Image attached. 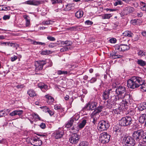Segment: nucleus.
Segmentation results:
<instances>
[{
	"label": "nucleus",
	"instance_id": "nucleus-1",
	"mask_svg": "<svg viewBox=\"0 0 146 146\" xmlns=\"http://www.w3.org/2000/svg\"><path fill=\"white\" fill-rule=\"evenodd\" d=\"M109 94L111 97H113L115 101L123 100H125L124 104L125 108H127L125 104L128 103L130 99V95L127 92L126 88L124 86H119L116 88L115 91H113L112 89H108Z\"/></svg>",
	"mask_w": 146,
	"mask_h": 146
},
{
	"label": "nucleus",
	"instance_id": "nucleus-2",
	"mask_svg": "<svg viewBox=\"0 0 146 146\" xmlns=\"http://www.w3.org/2000/svg\"><path fill=\"white\" fill-rule=\"evenodd\" d=\"M143 134L144 131L143 130H139L133 132L132 135L133 138L129 136H125L122 140L124 146H134L136 142H141Z\"/></svg>",
	"mask_w": 146,
	"mask_h": 146
},
{
	"label": "nucleus",
	"instance_id": "nucleus-3",
	"mask_svg": "<svg viewBox=\"0 0 146 146\" xmlns=\"http://www.w3.org/2000/svg\"><path fill=\"white\" fill-rule=\"evenodd\" d=\"M144 82L141 78L133 76L127 80V86L129 88L134 89L141 86V88L146 91V83H144Z\"/></svg>",
	"mask_w": 146,
	"mask_h": 146
},
{
	"label": "nucleus",
	"instance_id": "nucleus-4",
	"mask_svg": "<svg viewBox=\"0 0 146 146\" xmlns=\"http://www.w3.org/2000/svg\"><path fill=\"white\" fill-rule=\"evenodd\" d=\"M46 65V67H50L52 65V61L49 59L45 60H39L35 62V71L36 72L41 70L43 68V66Z\"/></svg>",
	"mask_w": 146,
	"mask_h": 146
},
{
	"label": "nucleus",
	"instance_id": "nucleus-5",
	"mask_svg": "<svg viewBox=\"0 0 146 146\" xmlns=\"http://www.w3.org/2000/svg\"><path fill=\"white\" fill-rule=\"evenodd\" d=\"M110 135L107 132L101 133L99 137V141L103 144L107 143L110 140Z\"/></svg>",
	"mask_w": 146,
	"mask_h": 146
},
{
	"label": "nucleus",
	"instance_id": "nucleus-6",
	"mask_svg": "<svg viewBox=\"0 0 146 146\" xmlns=\"http://www.w3.org/2000/svg\"><path fill=\"white\" fill-rule=\"evenodd\" d=\"M132 118L130 116L122 117L119 121V124L122 126H127L132 123Z\"/></svg>",
	"mask_w": 146,
	"mask_h": 146
},
{
	"label": "nucleus",
	"instance_id": "nucleus-7",
	"mask_svg": "<svg viewBox=\"0 0 146 146\" xmlns=\"http://www.w3.org/2000/svg\"><path fill=\"white\" fill-rule=\"evenodd\" d=\"M110 126L108 122L107 121L102 120L98 123L99 130L102 131L106 130Z\"/></svg>",
	"mask_w": 146,
	"mask_h": 146
},
{
	"label": "nucleus",
	"instance_id": "nucleus-8",
	"mask_svg": "<svg viewBox=\"0 0 146 146\" xmlns=\"http://www.w3.org/2000/svg\"><path fill=\"white\" fill-rule=\"evenodd\" d=\"M80 138V135L76 133L72 134L69 138L70 142L72 144H76L78 142Z\"/></svg>",
	"mask_w": 146,
	"mask_h": 146
},
{
	"label": "nucleus",
	"instance_id": "nucleus-9",
	"mask_svg": "<svg viewBox=\"0 0 146 146\" xmlns=\"http://www.w3.org/2000/svg\"><path fill=\"white\" fill-rule=\"evenodd\" d=\"M79 115L78 114H76V117L75 118L74 120L72 126L71 128V129L72 130H76L78 131L79 129V127L78 123L79 121L78 120L79 118Z\"/></svg>",
	"mask_w": 146,
	"mask_h": 146
},
{
	"label": "nucleus",
	"instance_id": "nucleus-10",
	"mask_svg": "<svg viewBox=\"0 0 146 146\" xmlns=\"http://www.w3.org/2000/svg\"><path fill=\"white\" fill-rule=\"evenodd\" d=\"M42 142L39 137H33L31 142V144L34 146H40L42 144Z\"/></svg>",
	"mask_w": 146,
	"mask_h": 146
},
{
	"label": "nucleus",
	"instance_id": "nucleus-11",
	"mask_svg": "<svg viewBox=\"0 0 146 146\" xmlns=\"http://www.w3.org/2000/svg\"><path fill=\"white\" fill-rule=\"evenodd\" d=\"M129 46L127 45L121 44L120 45H117L115 47V50L119 51H125L129 50Z\"/></svg>",
	"mask_w": 146,
	"mask_h": 146
},
{
	"label": "nucleus",
	"instance_id": "nucleus-12",
	"mask_svg": "<svg viewBox=\"0 0 146 146\" xmlns=\"http://www.w3.org/2000/svg\"><path fill=\"white\" fill-rule=\"evenodd\" d=\"M64 133V131L60 129L55 132L53 134L56 139H58L62 137Z\"/></svg>",
	"mask_w": 146,
	"mask_h": 146
},
{
	"label": "nucleus",
	"instance_id": "nucleus-13",
	"mask_svg": "<svg viewBox=\"0 0 146 146\" xmlns=\"http://www.w3.org/2000/svg\"><path fill=\"white\" fill-rule=\"evenodd\" d=\"M134 11V8L132 7L128 6L126 7L123 9V12L125 15H127L129 13H131Z\"/></svg>",
	"mask_w": 146,
	"mask_h": 146
},
{
	"label": "nucleus",
	"instance_id": "nucleus-14",
	"mask_svg": "<svg viewBox=\"0 0 146 146\" xmlns=\"http://www.w3.org/2000/svg\"><path fill=\"white\" fill-rule=\"evenodd\" d=\"M76 117V114L71 117L66 124L65 127L67 128L72 127L74 124L75 118Z\"/></svg>",
	"mask_w": 146,
	"mask_h": 146
},
{
	"label": "nucleus",
	"instance_id": "nucleus-15",
	"mask_svg": "<svg viewBox=\"0 0 146 146\" xmlns=\"http://www.w3.org/2000/svg\"><path fill=\"white\" fill-rule=\"evenodd\" d=\"M42 1L35 0H30L25 2V4L34 5H38L41 3Z\"/></svg>",
	"mask_w": 146,
	"mask_h": 146
},
{
	"label": "nucleus",
	"instance_id": "nucleus-16",
	"mask_svg": "<svg viewBox=\"0 0 146 146\" xmlns=\"http://www.w3.org/2000/svg\"><path fill=\"white\" fill-rule=\"evenodd\" d=\"M45 98L47 99L46 101L48 104H51L54 101V99L53 98L50 96L49 94L45 95Z\"/></svg>",
	"mask_w": 146,
	"mask_h": 146
},
{
	"label": "nucleus",
	"instance_id": "nucleus-17",
	"mask_svg": "<svg viewBox=\"0 0 146 146\" xmlns=\"http://www.w3.org/2000/svg\"><path fill=\"white\" fill-rule=\"evenodd\" d=\"M139 122L141 123H146V114H144L142 115L139 119Z\"/></svg>",
	"mask_w": 146,
	"mask_h": 146
},
{
	"label": "nucleus",
	"instance_id": "nucleus-18",
	"mask_svg": "<svg viewBox=\"0 0 146 146\" xmlns=\"http://www.w3.org/2000/svg\"><path fill=\"white\" fill-rule=\"evenodd\" d=\"M113 133L117 135H120L121 133L120 129L117 126L113 128Z\"/></svg>",
	"mask_w": 146,
	"mask_h": 146
},
{
	"label": "nucleus",
	"instance_id": "nucleus-19",
	"mask_svg": "<svg viewBox=\"0 0 146 146\" xmlns=\"http://www.w3.org/2000/svg\"><path fill=\"white\" fill-rule=\"evenodd\" d=\"M90 108L91 110H96V107L98 104L97 103L95 102H90Z\"/></svg>",
	"mask_w": 146,
	"mask_h": 146
},
{
	"label": "nucleus",
	"instance_id": "nucleus-20",
	"mask_svg": "<svg viewBox=\"0 0 146 146\" xmlns=\"http://www.w3.org/2000/svg\"><path fill=\"white\" fill-rule=\"evenodd\" d=\"M83 15V12L82 11L79 10L75 13V16L78 18H81Z\"/></svg>",
	"mask_w": 146,
	"mask_h": 146
},
{
	"label": "nucleus",
	"instance_id": "nucleus-21",
	"mask_svg": "<svg viewBox=\"0 0 146 146\" xmlns=\"http://www.w3.org/2000/svg\"><path fill=\"white\" fill-rule=\"evenodd\" d=\"M27 94L30 97H34L36 95L35 92L32 89L28 90L27 91Z\"/></svg>",
	"mask_w": 146,
	"mask_h": 146
},
{
	"label": "nucleus",
	"instance_id": "nucleus-22",
	"mask_svg": "<svg viewBox=\"0 0 146 146\" xmlns=\"http://www.w3.org/2000/svg\"><path fill=\"white\" fill-rule=\"evenodd\" d=\"M123 36L129 37H132L133 34L131 31H126L123 32Z\"/></svg>",
	"mask_w": 146,
	"mask_h": 146
},
{
	"label": "nucleus",
	"instance_id": "nucleus-23",
	"mask_svg": "<svg viewBox=\"0 0 146 146\" xmlns=\"http://www.w3.org/2000/svg\"><path fill=\"white\" fill-rule=\"evenodd\" d=\"M116 53L115 52H113L111 54L110 56V58L112 59H116L121 58L122 57V56L116 55Z\"/></svg>",
	"mask_w": 146,
	"mask_h": 146
},
{
	"label": "nucleus",
	"instance_id": "nucleus-24",
	"mask_svg": "<svg viewBox=\"0 0 146 146\" xmlns=\"http://www.w3.org/2000/svg\"><path fill=\"white\" fill-rule=\"evenodd\" d=\"M139 110L141 111L146 110V103L144 102L141 104L139 107Z\"/></svg>",
	"mask_w": 146,
	"mask_h": 146
},
{
	"label": "nucleus",
	"instance_id": "nucleus-25",
	"mask_svg": "<svg viewBox=\"0 0 146 146\" xmlns=\"http://www.w3.org/2000/svg\"><path fill=\"white\" fill-rule=\"evenodd\" d=\"M38 87L41 90H46L47 88V86L43 83H41L38 84Z\"/></svg>",
	"mask_w": 146,
	"mask_h": 146
},
{
	"label": "nucleus",
	"instance_id": "nucleus-26",
	"mask_svg": "<svg viewBox=\"0 0 146 146\" xmlns=\"http://www.w3.org/2000/svg\"><path fill=\"white\" fill-rule=\"evenodd\" d=\"M86 120L84 119L82 120L81 122L78 124L79 129H82L83 128L86 123Z\"/></svg>",
	"mask_w": 146,
	"mask_h": 146
},
{
	"label": "nucleus",
	"instance_id": "nucleus-27",
	"mask_svg": "<svg viewBox=\"0 0 146 146\" xmlns=\"http://www.w3.org/2000/svg\"><path fill=\"white\" fill-rule=\"evenodd\" d=\"M137 63L138 64L142 67H144L146 65V62L142 60H138Z\"/></svg>",
	"mask_w": 146,
	"mask_h": 146
},
{
	"label": "nucleus",
	"instance_id": "nucleus-28",
	"mask_svg": "<svg viewBox=\"0 0 146 146\" xmlns=\"http://www.w3.org/2000/svg\"><path fill=\"white\" fill-rule=\"evenodd\" d=\"M60 44L63 45H65L66 46H68L72 44V42L68 40L65 41H60Z\"/></svg>",
	"mask_w": 146,
	"mask_h": 146
},
{
	"label": "nucleus",
	"instance_id": "nucleus-29",
	"mask_svg": "<svg viewBox=\"0 0 146 146\" xmlns=\"http://www.w3.org/2000/svg\"><path fill=\"white\" fill-rule=\"evenodd\" d=\"M110 96L108 90L104 92L103 94V98L105 100L108 99Z\"/></svg>",
	"mask_w": 146,
	"mask_h": 146
},
{
	"label": "nucleus",
	"instance_id": "nucleus-30",
	"mask_svg": "<svg viewBox=\"0 0 146 146\" xmlns=\"http://www.w3.org/2000/svg\"><path fill=\"white\" fill-rule=\"evenodd\" d=\"M112 112L114 115L120 113V110L119 108L113 109V110Z\"/></svg>",
	"mask_w": 146,
	"mask_h": 146
},
{
	"label": "nucleus",
	"instance_id": "nucleus-31",
	"mask_svg": "<svg viewBox=\"0 0 146 146\" xmlns=\"http://www.w3.org/2000/svg\"><path fill=\"white\" fill-rule=\"evenodd\" d=\"M54 109L56 110H58L59 112H62L63 110L61 108L60 106L58 105H56L54 106Z\"/></svg>",
	"mask_w": 146,
	"mask_h": 146
},
{
	"label": "nucleus",
	"instance_id": "nucleus-32",
	"mask_svg": "<svg viewBox=\"0 0 146 146\" xmlns=\"http://www.w3.org/2000/svg\"><path fill=\"white\" fill-rule=\"evenodd\" d=\"M72 7L71 4H68L66 5V7L64 9L65 11H68L71 10L72 9Z\"/></svg>",
	"mask_w": 146,
	"mask_h": 146
},
{
	"label": "nucleus",
	"instance_id": "nucleus-33",
	"mask_svg": "<svg viewBox=\"0 0 146 146\" xmlns=\"http://www.w3.org/2000/svg\"><path fill=\"white\" fill-rule=\"evenodd\" d=\"M53 21H50V20H48V21H43L42 23V25H49L50 24H52L53 23Z\"/></svg>",
	"mask_w": 146,
	"mask_h": 146
},
{
	"label": "nucleus",
	"instance_id": "nucleus-34",
	"mask_svg": "<svg viewBox=\"0 0 146 146\" xmlns=\"http://www.w3.org/2000/svg\"><path fill=\"white\" fill-rule=\"evenodd\" d=\"M112 15L110 14H104L102 16V19H109L110 18Z\"/></svg>",
	"mask_w": 146,
	"mask_h": 146
},
{
	"label": "nucleus",
	"instance_id": "nucleus-35",
	"mask_svg": "<svg viewBox=\"0 0 146 146\" xmlns=\"http://www.w3.org/2000/svg\"><path fill=\"white\" fill-rule=\"evenodd\" d=\"M68 72L67 71H62L61 70H58L57 72V74L58 75H61L64 74V75L67 74Z\"/></svg>",
	"mask_w": 146,
	"mask_h": 146
},
{
	"label": "nucleus",
	"instance_id": "nucleus-36",
	"mask_svg": "<svg viewBox=\"0 0 146 146\" xmlns=\"http://www.w3.org/2000/svg\"><path fill=\"white\" fill-rule=\"evenodd\" d=\"M112 103L111 102H108L106 106L107 108L110 109L112 108L114 106V105L112 104Z\"/></svg>",
	"mask_w": 146,
	"mask_h": 146
},
{
	"label": "nucleus",
	"instance_id": "nucleus-37",
	"mask_svg": "<svg viewBox=\"0 0 146 146\" xmlns=\"http://www.w3.org/2000/svg\"><path fill=\"white\" fill-rule=\"evenodd\" d=\"M1 11H7L10 9L9 7H5L4 5H0Z\"/></svg>",
	"mask_w": 146,
	"mask_h": 146
},
{
	"label": "nucleus",
	"instance_id": "nucleus-38",
	"mask_svg": "<svg viewBox=\"0 0 146 146\" xmlns=\"http://www.w3.org/2000/svg\"><path fill=\"white\" fill-rule=\"evenodd\" d=\"M104 107L102 106H100L98 107H97L96 110L98 111V112L100 113L102 111V110L103 108Z\"/></svg>",
	"mask_w": 146,
	"mask_h": 146
},
{
	"label": "nucleus",
	"instance_id": "nucleus-39",
	"mask_svg": "<svg viewBox=\"0 0 146 146\" xmlns=\"http://www.w3.org/2000/svg\"><path fill=\"white\" fill-rule=\"evenodd\" d=\"M33 44L35 45L40 44L43 46H45L46 45V44L45 43L36 42L35 41H33Z\"/></svg>",
	"mask_w": 146,
	"mask_h": 146
},
{
	"label": "nucleus",
	"instance_id": "nucleus-40",
	"mask_svg": "<svg viewBox=\"0 0 146 146\" xmlns=\"http://www.w3.org/2000/svg\"><path fill=\"white\" fill-rule=\"evenodd\" d=\"M90 102H89L88 104H87L84 107V110H91V108H90Z\"/></svg>",
	"mask_w": 146,
	"mask_h": 146
},
{
	"label": "nucleus",
	"instance_id": "nucleus-41",
	"mask_svg": "<svg viewBox=\"0 0 146 146\" xmlns=\"http://www.w3.org/2000/svg\"><path fill=\"white\" fill-rule=\"evenodd\" d=\"M88 143L86 141H82L80 144V146H88Z\"/></svg>",
	"mask_w": 146,
	"mask_h": 146
},
{
	"label": "nucleus",
	"instance_id": "nucleus-42",
	"mask_svg": "<svg viewBox=\"0 0 146 146\" xmlns=\"http://www.w3.org/2000/svg\"><path fill=\"white\" fill-rule=\"evenodd\" d=\"M16 115H18L19 116H20L21 115H22L23 114V111L22 110H16Z\"/></svg>",
	"mask_w": 146,
	"mask_h": 146
},
{
	"label": "nucleus",
	"instance_id": "nucleus-43",
	"mask_svg": "<svg viewBox=\"0 0 146 146\" xmlns=\"http://www.w3.org/2000/svg\"><path fill=\"white\" fill-rule=\"evenodd\" d=\"M138 54L139 56H140L141 57L145 55V52L143 50H140Z\"/></svg>",
	"mask_w": 146,
	"mask_h": 146
},
{
	"label": "nucleus",
	"instance_id": "nucleus-44",
	"mask_svg": "<svg viewBox=\"0 0 146 146\" xmlns=\"http://www.w3.org/2000/svg\"><path fill=\"white\" fill-rule=\"evenodd\" d=\"M52 3L53 4H55L56 3H62L61 0H51Z\"/></svg>",
	"mask_w": 146,
	"mask_h": 146
},
{
	"label": "nucleus",
	"instance_id": "nucleus-45",
	"mask_svg": "<svg viewBox=\"0 0 146 146\" xmlns=\"http://www.w3.org/2000/svg\"><path fill=\"white\" fill-rule=\"evenodd\" d=\"M99 113L98 112V111H97V110H95L94 111H93L91 114L92 117V116L93 117H94L96 115H99Z\"/></svg>",
	"mask_w": 146,
	"mask_h": 146
},
{
	"label": "nucleus",
	"instance_id": "nucleus-46",
	"mask_svg": "<svg viewBox=\"0 0 146 146\" xmlns=\"http://www.w3.org/2000/svg\"><path fill=\"white\" fill-rule=\"evenodd\" d=\"M122 4V1L120 0H117V1H116L114 3V5L115 6H116L118 5H121Z\"/></svg>",
	"mask_w": 146,
	"mask_h": 146
},
{
	"label": "nucleus",
	"instance_id": "nucleus-47",
	"mask_svg": "<svg viewBox=\"0 0 146 146\" xmlns=\"http://www.w3.org/2000/svg\"><path fill=\"white\" fill-rule=\"evenodd\" d=\"M40 108L41 109H42L43 111L45 112H47V111H48L49 109V108L48 107L46 106H42L40 107Z\"/></svg>",
	"mask_w": 146,
	"mask_h": 146
},
{
	"label": "nucleus",
	"instance_id": "nucleus-48",
	"mask_svg": "<svg viewBox=\"0 0 146 146\" xmlns=\"http://www.w3.org/2000/svg\"><path fill=\"white\" fill-rule=\"evenodd\" d=\"M58 45L57 43H51L49 44L48 46L50 47L54 48Z\"/></svg>",
	"mask_w": 146,
	"mask_h": 146
},
{
	"label": "nucleus",
	"instance_id": "nucleus-49",
	"mask_svg": "<svg viewBox=\"0 0 146 146\" xmlns=\"http://www.w3.org/2000/svg\"><path fill=\"white\" fill-rule=\"evenodd\" d=\"M50 51L48 50H46L45 51H43L41 52V54L43 55H46L50 53Z\"/></svg>",
	"mask_w": 146,
	"mask_h": 146
},
{
	"label": "nucleus",
	"instance_id": "nucleus-50",
	"mask_svg": "<svg viewBox=\"0 0 146 146\" xmlns=\"http://www.w3.org/2000/svg\"><path fill=\"white\" fill-rule=\"evenodd\" d=\"M26 21V25L27 27L30 24V20L27 17L25 18Z\"/></svg>",
	"mask_w": 146,
	"mask_h": 146
},
{
	"label": "nucleus",
	"instance_id": "nucleus-51",
	"mask_svg": "<svg viewBox=\"0 0 146 146\" xmlns=\"http://www.w3.org/2000/svg\"><path fill=\"white\" fill-rule=\"evenodd\" d=\"M69 48L67 47H63L60 49L61 52H63L67 50H68Z\"/></svg>",
	"mask_w": 146,
	"mask_h": 146
},
{
	"label": "nucleus",
	"instance_id": "nucleus-52",
	"mask_svg": "<svg viewBox=\"0 0 146 146\" xmlns=\"http://www.w3.org/2000/svg\"><path fill=\"white\" fill-rule=\"evenodd\" d=\"M10 46L13 48H15L16 49H17L18 45L15 43L11 42Z\"/></svg>",
	"mask_w": 146,
	"mask_h": 146
},
{
	"label": "nucleus",
	"instance_id": "nucleus-53",
	"mask_svg": "<svg viewBox=\"0 0 146 146\" xmlns=\"http://www.w3.org/2000/svg\"><path fill=\"white\" fill-rule=\"evenodd\" d=\"M93 24V22L92 21H90L89 20L86 21L85 22V24L86 25H91Z\"/></svg>",
	"mask_w": 146,
	"mask_h": 146
},
{
	"label": "nucleus",
	"instance_id": "nucleus-54",
	"mask_svg": "<svg viewBox=\"0 0 146 146\" xmlns=\"http://www.w3.org/2000/svg\"><path fill=\"white\" fill-rule=\"evenodd\" d=\"M97 78H92L89 81L91 83H93L96 81Z\"/></svg>",
	"mask_w": 146,
	"mask_h": 146
},
{
	"label": "nucleus",
	"instance_id": "nucleus-55",
	"mask_svg": "<svg viewBox=\"0 0 146 146\" xmlns=\"http://www.w3.org/2000/svg\"><path fill=\"white\" fill-rule=\"evenodd\" d=\"M47 38L50 41H54L55 40V38L50 36H48L47 37Z\"/></svg>",
	"mask_w": 146,
	"mask_h": 146
},
{
	"label": "nucleus",
	"instance_id": "nucleus-56",
	"mask_svg": "<svg viewBox=\"0 0 146 146\" xmlns=\"http://www.w3.org/2000/svg\"><path fill=\"white\" fill-rule=\"evenodd\" d=\"M11 61L14 62L17 59V57L16 56H14L11 58Z\"/></svg>",
	"mask_w": 146,
	"mask_h": 146
},
{
	"label": "nucleus",
	"instance_id": "nucleus-57",
	"mask_svg": "<svg viewBox=\"0 0 146 146\" xmlns=\"http://www.w3.org/2000/svg\"><path fill=\"white\" fill-rule=\"evenodd\" d=\"M146 143V133L145 135L143 134V137L142 138V141Z\"/></svg>",
	"mask_w": 146,
	"mask_h": 146
},
{
	"label": "nucleus",
	"instance_id": "nucleus-58",
	"mask_svg": "<svg viewBox=\"0 0 146 146\" xmlns=\"http://www.w3.org/2000/svg\"><path fill=\"white\" fill-rule=\"evenodd\" d=\"M10 18V16L8 15H5L3 17V19L4 20L9 19Z\"/></svg>",
	"mask_w": 146,
	"mask_h": 146
},
{
	"label": "nucleus",
	"instance_id": "nucleus-59",
	"mask_svg": "<svg viewBox=\"0 0 146 146\" xmlns=\"http://www.w3.org/2000/svg\"><path fill=\"white\" fill-rule=\"evenodd\" d=\"M9 115L11 116H14L16 115V110L14 111L9 114Z\"/></svg>",
	"mask_w": 146,
	"mask_h": 146
},
{
	"label": "nucleus",
	"instance_id": "nucleus-60",
	"mask_svg": "<svg viewBox=\"0 0 146 146\" xmlns=\"http://www.w3.org/2000/svg\"><path fill=\"white\" fill-rule=\"evenodd\" d=\"M40 127L41 128L44 129L46 127V125L44 123H41L40 125Z\"/></svg>",
	"mask_w": 146,
	"mask_h": 146
},
{
	"label": "nucleus",
	"instance_id": "nucleus-61",
	"mask_svg": "<svg viewBox=\"0 0 146 146\" xmlns=\"http://www.w3.org/2000/svg\"><path fill=\"white\" fill-rule=\"evenodd\" d=\"M142 21L141 20L139 19H137L136 25H139L141 24Z\"/></svg>",
	"mask_w": 146,
	"mask_h": 146
},
{
	"label": "nucleus",
	"instance_id": "nucleus-62",
	"mask_svg": "<svg viewBox=\"0 0 146 146\" xmlns=\"http://www.w3.org/2000/svg\"><path fill=\"white\" fill-rule=\"evenodd\" d=\"M47 112L50 114V116L53 115L54 114L53 111L50 110L49 109L47 111Z\"/></svg>",
	"mask_w": 146,
	"mask_h": 146
},
{
	"label": "nucleus",
	"instance_id": "nucleus-63",
	"mask_svg": "<svg viewBox=\"0 0 146 146\" xmlns=\"http://www.w3.org/2000/svg\"><path fill=\"white\" fill-rule=\"evenodd\" d=\"M110 42L111 43H114L116 42V40L115 38H111L110 40Z\"/></svg>",
	"mask_w": 146,
	"mask_h": 146
},
{
	"label": "nucleus",
	"instance_id": "nucleus-64",
	"mask_svg": "<svg viewBox=\"0 0 146 146\" xmlns=\"http://www.w3.org/2000/svg\"><path fill=\"white\" fill-rule=\"evenodd\" d=\"M119 25V23L118 22H116L114 24L113 27L115 28V29H116V28Z\"/></svg>",
	"mask_w": 146,
	"mask_h": 146
}]
</instances>
